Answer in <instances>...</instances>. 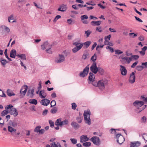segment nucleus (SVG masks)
<instances>
[{
  "label": "nucleus",
  "mask_w": 147,
  "mask_h": 147,
  "mask_svg": "<svg viewBox=\"0 0 147 147\" xmlns=\"http://www.w3.org/2000/svg\"><path fill=\"white\" fill-rule=\"evenodd\" d=\"M5 109L6 110L9 109V113L11 115H13L15 117L18 115V113L16 109L14 108L11 105H9L6 106Z\"/></svg>",
  "instance_id": "1"
},
{
  "label": "nucleus",
  "mask_w": 147,
  "mask_h": 147,
  "mask_svg": "<svg viewBox=\"0 0 147 147\" xmlns=\"http://www.w3.org/2000/svg\"><path fill=\"white\" fill-rule=\"evenodd\" d=\"M80 42V41L79 40L78 41L73 42V45L76 46V47L72 49L73 53H75L81 49L83 46V44L82 43Z\"/></svg>",
  "instance_id": "2"
},
{
  "label": "nucleus",
  "mask_w": 147,
  "mask_h": 147,
  "mask_svg": "<svg viewBox=\"0 0 147 147\" xmlns=\"http://www.w3.org/2000/svg\"><path fill=\"white\" fill-rule=\"evenodd\" d=\"M90 114L91 113L90 110H88L86 112L85 111L84 114L85 123L88 125L91 124V119L90 118Z\"/></svg>",
  "instance_id": "3"
},
{
  "label": "nucleus",
  "mask_w": 147,
  "mask_h": 147,
  "mask_svg": "<svg viewBox=\"0 0 147 147\" xmlns=\"http://www.w3.org/2000/svg\"><path fill=\"white\" fill-rule=\"evenodd\" d=\"M117 142L120 144H121L125 141V138L121 134H118L115 135Z\"/></svg>",
  "instance_id": "4"
},
{
  "label": "nucleus",
  "mask_w": 147,
  "mask_h": 147,
  "mask_svg": "<svg viewBox=\"0 0 147 147\" xmlns=\"http://www.w3.org/2000/svg\"><path fill=\"white\" fill-rule=\"evenodd\" d=\"M89 65H88L84 69L83 71L81 72L79 75L80 76L84 78L88 75L89 70Z\"/></svg>",
  "instance_id": "5"
},
{
  "label": "nucleus",
  "mask_w": 147,
  "mask_h": 147,
  "mask_svg": "<svg viewBox=\"0 0 147 147\" xmlns=\"http://www.w3.org/2000/svg\"><path fill=\"white\" fill-rule=\"evenodd\" d=\"M90 70L95 74H96L98 70L96 62H93L90 67Z\"/></svg>",
  "instance_id": "6"
},
{
  "label": "nucleus",
  "mask_w": 147,
  "mask_h": 147,
  "mask_svg": "<svg viewBox=\"0 0 147 147\" xmlns=\"http://www.w3.org/2000/svg\"><path fill=\"white\" fill-rule=\"evenodd\" d=\"M90 140L93 142L94 144L97 146L99 145L100 139L98 137L93 136L91 138Z\"/></svg>",
  "instance_id": "7"
},
{
  "label": "nucleus",
  "mask_w": 147,
  "mask_h": 147,
  "mask_svg": "<svg viewBox=\"0 0 147 147\" xmlns=\"http://www.w3.org/2000/svg\"><path fill=\"white\" fill-rule=\"evenodd\" d=\"M144 103L142 101L136 100L133 103V104L134 106L136 107H140L144 105Z\"/></svg>",
  "instance_id": "8"
},
{
  "label": "nucleus",
  "mask_w": 147,
  "mask_h": 147,
  "mask_svg": "<svg viewBox=\"0 0 147 147\" xmlns=\"http://www.w3.org/2000/svg\"><path fill=\"white\" fill-rule=\"evenodd\" d=\"M129 81V82L131 84H133L135 82V76L134 72H133L130 74Z\"/></svg>",
  "instance_id": "9"
},
{
  "label": "nucleus",
  "mask_w": 147,
  "mask_h": 147,
  "mask_svg": "<svg viewBox=\"0 0 147 147\" xmlns=\"http://www.w3.org/2000/svg\"><path fill=\"white\" fill-rule=\"evenodd\" d=\"M105 81L103 80H100L98 82V86L99 89L102 90L105 88Z\"/></svg>",
  "instance_id": "10"
},
{
  "label": "nucleus",
  "mask_w": 147,
  "mask_h": 147,
  "mask_svg": "<svg viewBox=\"0 0 147 147\" xmlns=\"http://www.w3.org/2000/svg\"><path fill=\"white\" fill-rule=\"evenodd\" d=\"M120 70L121 74L123 76H126L127 73V70L125 67L122 65H120Z\"/></svg>",
  "instance_id": "11"
},
{
  "label": "nucleus",
  "mask_w": 147,
  "mask_h": 147,
  "mask_svg": "<svg viewBox=\"0 0 147 147\" xmlns=\"http://www.w3.org/2000/svg\"><path fill=\"white\" fill-rule=\"evenodd\" d=\"M50 102L49 100L47 98H44L41 100L40 103L42 105L47 106L50 103Z\"/></svg>",
  "instance_id": "12"
},
{
  "label": "nucleus",
  "mask_w": 147,
  "mask_h": 147,
  "mask_svg": "<svg viewBox=\"0 0 147 147\" xmlns=\"http://www.w3.org/2000/svg\"><path fill=\"white\" fill-rule=\"evenodd\" d=\"M95 76L92 73L90 72L89 74V76L88 79V80L89 81L88 82V83L90 84V82H94L95 79Z\"/></svg>",
  "instance_id": "13"
},
{
  "label": "nucleus",
  "mask_w": 147,
  "mask_h": 147,
  "mask_svg": "<svg viewBox=\"0 0 147 147\" xmlns=\"http://www.w3.org/2000/svg\"><path fill=\"white\" fill-rule=\"evenodd\" d=\"M80 142L83 143L88 141L89 138L86 135H82L80 137Z\"/></svg>",
  "instance_id": "14"
},
{
  "label": "nucleus",
  "mask_w": 147,
  "mask_h": 147,
  "mask_svg": "<svg viewBox=\"0 0 147 147\" xmlns=\"http://www.w3.org/2000/svg\"><path fill=\"white\" fill-rule=\"evenodd\" d=\"M28 88V86L26 85H24L21 89L20 93L22 94L25 95L27 92Z\"/></svg>",
  "instance_id": "15"
},
{
  "label": "nucleus",
  "mask_w": 147,
  "mask_h": 147,
  "mask_svg": "<svg viewBox=\"0 0 147 147\" xmlns=\"http://www.w3.org/2000/svg\"><path fill=\"white\" fill-rule=\"evenodd\" d=\"M47 93L45 92L44 90H40L39 93V96L41 98H44L47 96Z\"/></svg>",
  "instance_id": "16"
},
{
  "label": "nucleus",
  "mask_w": 147,
  "mask_h": 147,
  "mask_svg": "<svg viewBox=\"0 0 147 147\" xmlns=\"http://www.w3.org/2000/svg\"><path fill=\"white\" fill-rule=\"evenodd\" d=\"M67 9V7L66 5L62 4L60 5V7L58 9V10L63 12L65 11Z\"/></svg>",
  "instance_id": "17"
},
{
  "label": "nucleus",
  "mask_w": 147,
  "mask_h": 147,
  "mask_svg": "<svg viewBox=\"0 0 147 147\" xmlns=\"http://www.w3.org/2000/svg\"><path fill=\"white\" fill-rule=\"evenodd\" d=\"M140 143L138 141L131 142L130 144V147H138L140 145Z\"/></svg>",
  "instance_id": "18"
},
{
  "label": "nucleus",
  "mask_w": 147,
  "mask_h": 147,
  "mask_svg": "<svg viewBox=\"0 0 147 147\" xmlns=\"http://www.w3.org/2000/svg\"><path fill=\"white\" fill-rule=\"evenodd\" d=\"M72 126L75 129H76L80 127V125L76 122L73 121L71 123Z\"/></svg>",
  "instance_id": "19"
},
{
  "label": "nucleus",
  "mask_w": 147,
  "mask_h": 147,
  "mask_svg": "<svg viewBox=\"0 0 147 147\" xmlns=\"http://www.w3.org/2000/svg\"><path fill=\"white\" fill-rule=\"evenodd\" d=\"M101 23L100 21H93L91 22V24L93 26H98L100 25Z\"/></svg>",
  "instance_id": "20"
},
{
  "label": "nucleus",
  "mask_w": 147,
  "mask_h": 147,
  "mask_svg": "<svg viewBox=\"0 0 147 147\" xmlns=\"http://www.w3.org/2000/svg\"><path fill=\"white\" fill-rule=\"evenodd\" d=\"M16 54V51L15 49L12 50L10 52V57L12 58H15Z\"/></svg>",
  "instance_id": "21"
},
{
  "label": "nucleus",
  "mask_w": 147,
  "mask_h": 147,
  "mask_svg": "<svg viewBox=\"0 0 147 147\" xmlns=\"http://www.w3.org/2000/svg\"><path fill=\"white\" fill-rule=\"evenodd\" d=\"M59 58L57 60V63H61L63 62L65 60V57L63 55H59Z\"/></svg>",
  "instance_id": "22"
},
{
  "label": "nucleus",
  "mask_w": 147,
  "mask_h": 147,
  "mask_svg": "<svg viewBox=\"0 0 147 147\" xmlns=\"http://www.w3.org/2000/svg\"><path fill=\"white\" fill-rule=\"evenodd\" d=\"M29 102L35 105H36L38 103L37 100L35 99H30L29 101Z\"/></svg>",
  "instance_id": "23"
},
{
  "label": "nucleus",
  "mask_w": 147,
  "mask_h": 147,
  "mask_svg": "<svg viewBox=\"0 0 147 147\" xmlns=\"http://www.w3.org/2000/svg\"><path fill=\"white\" fill-rule=\"evenodd\" d=\"M8 129L9 131L12 133V132H15L16 129H15L13 128L11 126H8Z\"/></svg>",
  "instance_id": "24"
},
{
  "label": "nucleus",
  "mask_w": 147,
  "mask_h": 147,
  "mask_svg": "<svg viewBox=\"0 0 147 147\" xmlns=\"http://www.w3.org/2000/svg\"><path fill=\"white\" fill-rule=\"evenodd\" d=\"M132 57H125L123 58V59L125 60L128 63H129L132 60Z\"/></svg>",
  "instance_id": "25"
},
{
  "label": "nucleus",
  "mask_w": 147,
  "mask_h": 147,
  "mask_svg": "<svg viewBox=\"0 0 147 147\" xmlns=\"http://www.w3.org/2000/svg\"><path fill=\"white\" fill-rule=\"evenodd\" d=\"M9 113V111L8 110H3L1 113V116H4L7 114Z\"/></svg>",
  "instance_id": "26"
},
{
  "label": "nucleus",
  "mask_w": 147,
  "mask_h": 147,
  "mask_svg": "<svg viewBox=\"0 0 147 147\" xmlns=\"http://www.w3.org/2000/svg\"><path fill=\"white\" fill-rule=\"evenodd\" d=\"M7 95L10 96H14L15 95V94L13 92H11V90L9 89H8L7 91Z\"/></svg>",
  "instance_id": "27"
},
{
  "label": "nucleus",
  "mask_w": 147,
  "mask_h": 147,
  "mask_svg": "<svg viewBox=\"0 0 147 147\" xmlns=\"http://www.w3.org/2000/svg\"><path fill=\"white\" fill-rule=\"evenodd\" d=\"M91 43V41H88L84 42V43H83V45H84V46L86 48H87L90 45Z\"/></svg>",
  "instance_id": "28"
},
{
  "label": "nucleus",
  "mask_w": 147,
  "mask_h": 147,
  "mask_svg": "<svg viewBox=\"0 0 147 147\" xmlns=\"http://www.w3.org/2000/svg\"><path fill=\"white\" fill-rule=\"evenodd\" d=\"M14 19V18L13 15L12 14L8 17V20L9 22H15V21H11V20H13Z\"/></svg>",
  "instance_id": "29"
},
{
  "label": "nucleus",
  "mask_w": 147,
  "mask_h": 147,
  "mask_svg": "<svg viewBox=\"0 0 147 147\" xmlns=\"http://www.w3.org/2000/svg\"><path fill=\"white\" fill-rule=\"evenodd\" d=\"M83 117L81 116H78L76 117V119L79 123H81L82 122Z\"/></svg>",
  "instance_id": "30"
},
{
  "label": "nucleus",
  "mask_w": 147,
  "mask_h": 147,
  "mask_svg": "<svg viewBox=\"0 0 147 147\" xmlns=\"http://www.w3.org/2000/svg\"><path fill=\"white\" fill-rule=\"evenodd\" d=\"M0 61L2 65L5 66L7 63V61L5 59H2V58L0 59Z\"/></svg>",
  "instance_id": "31"
},
{
  "label": "nucleus",
  "mask_w": 147,
  "mask_h": 147,
  "mask_svg": "<svg viewBox=\"0 0 147 147\" xmlns=\"http://www.w3.org/2000/svg\"><path fill=\"white\" fill-rule=\"evenodd\" d=\"M1 27L3 28H4V31L6 32L9 33L10 32V29L8 27L3 25L1 26Z\"/></svg>",
  "instance_id": "32"
},
{
  "label": "nucleus",
  "mask_w": 147,
  "mask_h": 147,
  "mask_svg": "<svg viewBox=\"0 0 147 147\" xmlns=\"http://www.w3.org/2000/svg\"><path fill=\"white\" fill-rule=\"evenodd\" d=\"M61 122V119H57L55 123V124L57 125H60Z\"/></svg>",
  "instance_id": "33"
},
{
  "label": "nucleus",
  "mask_w": 147,
  "mask_h": 147,
  "mask_svg": "<svg viewBox=\"0 0 147 147\" xmlns=\"http://www.w3.org/2000/svg\"><path fill=\"white\" fill-rule=\"evenodd\" d=\"M98 72L101 75H103L104 72V71L103 69L100 67H98Z\"/></svg>",
  "instance_id": "34"
},
{
  "label": "nucleus",
  "mask_w": 147,
  "mask_h": 147,
  "mask_svg": "<svg viewBox=\"0 0 147 147\" xmlns=\"http://www.w3.org/2000/svg\"><path fill=\"white\" fill-rule=\"evenodd\" d=\"M144 68V67L142 65H138L136 67V69L138 71H141Z\"/></svg>",
  "instance_id": "35"
},
{
  "label": "nucleus",
  "mask_w": 147,
  "mask_h": 147,
  "mask_svg": "<svg viewBox=\"0 0 147 147\" xmlns=\"http://www.w3.org/2000/svg\"><path fill=\"white\" fill-rule=\"evenodd\" d=\"M118 129H115L113 128H112L110 129L109 132L111 134H116V130H119Z\"/></svg>",
  "instance_id": "36"
},
{
  "label": "nucleus",
  "mask_w": 147,
  "mask_h": 147,
  "mask_svg": "<svg viewBox=\"0 0 147 147\" xmlns=\"http://www.w3.org/2000/svg\"><path fill=\"white\" fill-rule=\"evenodd\" d=\"M97 56L95 54L91 58V60L93 62H96L95 61L96 59Z\"/></svg>",
  "instance_id": "37"
},
{
  "label": "nucleus",
  "mask_w": 147,
  "mask_h": 147,
  "mask_svg": "<svg viewBox=\"0 0 147 147\" xmlns=\"http://www.w3.org/2000/svg\"><path fill=\"white\" fill-rule=\"evenodd\" d=\"M48 44V42L47 41H46L45 42H44L43 43V44L41 45V47L42 48V50H45L46 48H47V47H45V45H47Z\"/></svg>",
  "instance_id": "38"
},
{
  "label": "nucleus",
  "mask_w": 147,
  "mask_h": 147,
  "mask_svg": "<svg viewBox=\"0 0 147 147\" xmlns=\"http://www.w3.org/2000/svg\"><path fill=\"white\" fill-rule=\"evenodd\" d=\"M10 125L14 127H16L17 126V124L16 122H13L12 121H11L9 123Z\"/></svg>",
  "instance_id": "39"
},
{
  "label": "nucleus",
  "mask_w": 147,
  "mask_h": 147,
  "mask_svg": "<svg viewBox=\"0 0 147 147\" xmlns=\"http://www.w3.org/2000/svg\"><path fill=\"white\" fill-rule=\"evenodd\" d=\"M91 143L89 142H84L83 144V145L85 147H89L91 145Z\"/></svg>",
  "instance_id": "40"
},
{
  "label": "nucleus",
  "mask_w": 147,
  "mask_h": 147,
  "mask_svg": "<svg viewBox=\"0 0 147 147\" xmlns=\"http://www.w3.org/2000/svg\"><path fill=\"white\" fill-rule=\"evenodd\" d=\"M61 123L60 125H67L68 123V120L66 119H65L63 121H61Z\"/></svg>",
  "instance_id": "41"
},
{
  "label": "nucleus",
  "mask_w": 147,
  "mask_h": 147,
  "mask_svg": "<svg viewBox=\"0 0 147 147\" xmlns=\"http://www.w3.org/2000/svg\"><path fill=\"white\" fill-rule=\"evenodd\" d=\"M57 111V109L56 107H54L52 108L51 111V112L53 114L55 113Z\"/></svg>",
  "instance_id": "42"
},
{
  "label": "nucleus",
  "mask_w": 147,
  "mask_h": 147,
  "mask_svg": "<svg viewBox=\"0 0 147 147\" xmlns=\"http://www.w3.org/2000/svg\"><path fill=\"white\" fill-rule=\"evenodd\" d=\"M41 128V127L40 126H38L36 127L34 129V131L36 133H38Z\"/></svg>",
  "instance_id": "43"
},
{
  "label": "nucleus",
  "mask_w": 147,
  "mask_h": 147,
  "mask_svg": "<svg viewBox=\"0 0 147 147\" xmlns=\"http://www.w3.org/2000/svg\"><path fill=\"white\" fill-rule=\"evenodd\" d=\"M111 37V34H109L107 36H105L104 38L105 39V41H108V40H110Z\"/></svg>",
  "instance_id": "44"
},
{
  "label": "nucleus",
  "mask_w": 147,
  "mask_h": 147,
  "mask_svg": "<svg viewBox=\"0 0 147 147\" xmlns=\"http://www.w3.org/2000/svg\"><path fill=\"white\" fill-rule=\"evenodd\" d=\"M92 32L89 30L85 31V33L86 34V37H88L91 33Z\"/></svg>",
  "instance_id": "45"
},
{
  "label": "nucleus",
  "mask_w": 147,
  "mask_h": 147,
  "mask_svg": "<svg viewBox=\"0 0 147 147\" xmlns=\"http://www.w3.org/2000/svg\"><path fill=\"white\" fill-rule=\"evenodd\" d=\"M0 96L2 97H5L6 96V94L3 92L0 89Z\"/></svg>",
  "instance_id": "46"
},
{
  "label": "nucleus",
  "mask_w": 147,
  "mask_h": 147,
  "mask_svg": "<svg viewBox=\"0 0 147 147\" xmlns=\"http://www.w3.org/2000/svg\"><path fill=\"white\" fill-rule=\"evenodd\" d=\"M67 23L69 25H71L74 23V22L72 21L71 19H67Z\"/></svg>",
  "instance_id": "47"
},
{
  "label": "nucleus",
  "mask_w": 147,
  "mask_h": 147,
  "mask_svg": "<svg viewBox=\"0 0 147 147\" xmlns=\"http://www.w3.org/2000/svg\"><path fill=\"white\" fill-rule=\"evenodd\" d=\"M56 105V103L55 101V100H52L51 102V107H53L55 106Z\"/></svg>",
  "instance_id": "48"
},
{
  "label": "nucleus",
  "mask_w": 147,
  "mask_h": 147,
  "mask_svg": "<svg viewBox=\"0 0 147 147\" xmlns=\"http://www.w3.org/2000/svg\"><path fill=\"white\" fill-rule=\"evenodd\" d=\"M51 147H58V144L57 142V144H55V142H53L50 144Z\"/></svg>",
  "instance_id": "49"
},
{
  "label": "nucleus",
  "mask_w": 147,
  "mask_h": 147,
  "mask_svg": "<svg viewBox=\"0 0 147 147\" xmlns=\"http://www.w3.org/2000/svg\"><path fill=\"white\" fill-rule=\"evenodd\" d=\"M20 58L22 59L26 60V57L25 54H21Z\"/></svg>",
  "instance_id": "50"
},
{
  "label": "nucleus",
  "mask_w": 147,
  "mask_h": 147,
  "mask_svg": "<svg viewBox=\"0 0 147 147\" xmlns=\"http://www.w3.org/2000/svg\"><path fill=\"white\" fill-rule=\"evenodd\" d=\"M70 140L74 144H75L77 143V140L75 138H71Z\"/></svg>",
  "instance_id": "51"
},
{
  "label": "nucleus",
  "mask_w": 147,
  "mask_h": 147,
  "mask_svg": "<svg viewBox=\"0 0 147 147\" xmlns=\"http://www.w3.org/2000/svg\"><path fill=\"white\" fill-rule=\"evenodd\" d=\"M71 105L72 109L73 110H75L77 107V105L76 103L74 102L72 103Z\"/></svg>",
  "instance_id": "52"
},
{
  "label": "nucleus",
  "mask_w": 147,
  "mask_h": 147,
  "mask_svg": "<svg viewBox=\"0 0 147 147\" xmlns=\"http://www.w3.org/2000/svg\"><path fill=\"white\" fill-rule=\"evenodd\" d=\"M115 54L119 55L122 54L123 52L117 49L115 50Z\"/></svg>",
  "instance_id": "53"
},
{
  "label": "nucleus",
  "mask_w": 147,
  "mask_h": 147,
  "mask_svg": "<svg viewBox=\"0 0 147 147\" xmlns=\"http://www.w3.org/2000/svg\"><path fill=\"white\" fill-rule=\"evenodd\" d=\"M34 92V89H32V90H29L27 93L28 95H29V94H31L32 95L33 94Z\"/></svg>",
  "instance_id": "54"
},
{
  "label": "nucleus",
  "mask_w": 147,
  "mask_h": 147,
  "mask_svg": "<svg viewBox=\"0 0 147 147\" xmlns=\"http://www.w3.org/2000/svg\"><path fill=\"white\" fill-rule=\"evenodd\" d=\"M61 18V16L60 15H57L55 17V19L53 20V22H55L58 19Z\"/></svg>",
  "instance_id": "55"
},
{
  "label": "nucleus",
  "mask_w": 147,
  "mask_h": 147,
  "mask_svg": "<svg viewBox=\"0 0 147 147\" xmlns=\"http://www.w3.org/2000/svg\"><path fill=\"white\" fill-rule=\"evenodd\" d=\"M88 18V17L87 15H85L82 16L81 17V20H83L84 19H87Z\"/></svg>",
  "instance_id": "56"
},
{
  "label": "nucleus",
  "mask_w": 147,
  "mask_h": 147,
  "mask_svg": "<svg viewBox=\"0 0 147 147\" xmlns=\"http://www.w3.org/2000/svg\"><path fill=\"white\" fill-rule=\"evenodd\" d=\"M49 121L50 127H53L54 126V123L51 120H49Z\"/></svg>",
  "instance_id": "57"
},
{
  "label": "nucleus",
  "mask_w": 147,
  "mask_h": 147,
  "mask_svg": "<svg viewBox=\"0 0 147 147\" xmlns=\"http://www.w3.org/2000/svg\"><path fill=\"white\" fill-rule=\"evenodd\" d=\"M141 100H142L145 102H146L147 103V97H145L143 96H141L140 97Z\"/></svg>",
  "instance_id": "58"
},
{
  "label": "nucleus",
  "mask_w": 147,
  "mask_h": 147,
  "mask_svg": "<svg viewBox=\"0 0 147 147\" xmlns=\"http://www.w3.org/2000/svg\"><path fill=\"white\" fill-rule=\"evenodd\" d=\"M104 44L105 45H110L111 46H112L113 45L112 43L110 42H109L108 41H105Z\"/></svg>",
  "instance_id": "59"
},
{
  "label": "nucleus",
  "mask_w": 147,
  "mask_h": 147,
  "mask_svg": "<svg viewBox=\"0 0 147 147\" xmlns=\"http://www.w3.org/2000/svg\"><path fill=\"white\" fill-rule=\"evenodd\" d=\"M96 29L97 31L100 32H101L102 31L101 27L100 26L96 27Z\"/></svg>",
  "instance_id": "60"
},
{
  "label": "nucleus",
  "mask_w": 147,
  "mask_h": 147,
  "mask_svg": "<svg viewBox=\"0 0 147 147\" xmlns=\"http://www.w3.org/2000/svg\"><path fill=\"white\" fill-rule=\"evenodd\" d=\"M143 135H144V136H142V137L145 140H146L147 141V134H144Z\"/></svg>",
  "instance_id": "61"
},
{
  "label": "nucleus",
  "mask_w": 147,
  "mask_h": 147,
  "mask_svg": "<svg viewBox=\"0 0 147 147\" xmlns=\"http://www.w3.org/2000/svg\"><path fill=\"white\" fill-rule=\"evenodd\" d=\"M131 57L135 60H137L139 58V56L138 55H132Z\"/></svg>",
  "instance_id": "62"
},
{
  "label": "nucleus",
  "mask_w": 147,
  "mask_h": 147,
  "mask_svg": "<svg viewBox=\"0 0 147 147\" xmlns=\"http://www.w3.org/2000/svg\"><path fill=\"white\" fill-rule=\"evenodd\" d=\"M134 17L135 18V19H136V20H137V21H138L139 22H143L142 20L141 19H140V18L138 17H137L136 16H135Z\"/></svg>",
  "instance_id": "63"
},
{
  "label": "nucleus",
  "mask_w": 147,
  "mask_h": 147,
  "mask_svg": "<svg viewBox=\"0 0 147 147\" xmlns=\"http://www.w3.org/2000/svg\"><path fill=\"white\" fill-rule=\"evenodd\" d=\"M45 131V130L44 129H40L38 132L40 134H43Z\"/></svg>",
  "instance_id": "64"
}]
</instances>
